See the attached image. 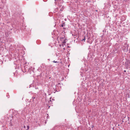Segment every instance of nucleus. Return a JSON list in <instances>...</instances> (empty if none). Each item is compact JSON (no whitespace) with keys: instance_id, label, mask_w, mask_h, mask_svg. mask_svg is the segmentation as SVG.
<instances>
[{"instance_id":"1","label":"nucleus","mask_w":130,"mask_h":130,"mask_svg":"<svg viewBox=\"0 0 130 130\" xmlns=\"http://www.w3.org/2000/svg\"><path fill=\"white\" fill-rule=\"evenodd\" d=\"M24 68L25 72H28L30 69V68L28 66H25Z\"/></svg>"},{"instance_id":"2","label":"nucleus","mask_w":130,"mask_h":130,"mask_svg":"<svg viewBox=\"0 0 130 130\" xmlns=\"http://www.w3.org/2000/svg\"><path fill=\"white\" fill-rule=\"evenodd\" d=\"M129 63L128 62V61H127V60L125 63V66L126 67V68L127 69L129 67V68L130 65H129Z\"/></svg>"},{"instance_id":"3","label":"nucleus","mask_w":130,"mask_h":130,"mask_svg":"<svg viewBox=\"0 0 130 130\" xmlns=\"http://www.w3.org/2000/svg\"><path fill=\"white\" fill-rule=\"evenodd\" d=\"M66 40L67 39H65L64 40H63L62 41V43L63 44H65L66 42Z\"/></svg>"},{"instance_id":"4","label":"nucleus","mask_w":130,"mask_h":130,"mask_svg":"<svg viewBox=\"0 0 130 130\" xmlns=\"http://www.w3.org/2000/svg\"><path fill=\"white\" fill-rule=\"evenodd\" d=\"M63 37H61L60 38V40L61 41H62L63 40Z\"/></svg>"},{"instance_id":"5","label":"nucleus","mask_w":130,"mask_h":130,"mask_svg":"<svg viewBox=\"0 0 130 130\" xmlns=\"http://www.w3.org/2000/svg\"><path fill=\"white\" fill-rule=\"evenodd\" d=\"M65 26V24L64 23L62 24L60 26H61L62 27H63L64 26Z\"/></svg>"},{"instance_id":"6","label":"nucleus","mask_w":130,"mask_h":130,"mask_svg":"<svg viewBox=\"0 0 130 130\" xmlns=\"http://www.w3.org/2000/svg\"><path fill=\"white\" fill-rule=\"evenodd\" d=\"M27 129L28 130L29 128V126L28 125H27Z\"/></svg>"},{"instance_id":"7","label":"nucleus","mask_w":130,"mask_h":130,"mask_svg":"<svg viewBox=\"0 0 130 130\" xmlns=\"http://www.w3.org/2000/svg\"><path fill=\"white\" fill-rule=\"evenodd\" d=\"M53 62L54 63H58V62L57 61H55V60H54Z\"/></svg>"},{"instance_id":"8","label":"nucleus","mask_w":130,"mask_h":130,"mask_svg":"<svg viewBox=\"0 0 130 130\" xmlns=\"http://www.w3.org/2000/svg\"><path fill=\"white\" fill-rule=\"evenodd\" d=\"M60 12H58L57 14V15L58 16L60 14Z\"/></svg>"},{"instance_id":"9","label":"nucleus","mask_w":130,"mask_h":130,"mask_svg":"<svg viewBox=\"0 0 130 130\" xmlns=\"http://www.w3.org/2000/svg\"><path fill=\"white\" fill-rule=\"evenodd\" d=\"M127 61H128V62L130 64V60H127ZM129 68H130V65L129 66Z\"/></svg>"},{"instance_id":"10","label":"nucleus","mask_w":130,"mask_h":130,"mask_svg":"<svg viewBox=\"0 0 130 130\" xmlns=\"http://www.w3.org/2000/svg\"><path fill=\"white\" fill-rule=\"evenodd\" d=\"M35 98V97H32V100L33 101V100Z\"/></svg>"},{"instance_id":"11","label":"nucleus","mask_w":130,"mask_h":130,"mask_svg":"<svg viewBox=\"0 0 130 130\" xmlns=\"http://www.w3.org/2000/svg\"><path fill=\"white\" fill-rule=\"evenodd\" d=\"M23 128H24L25 129H26V126H24V127Z\"/></svg>"},{"instance_id":"12","label":"nucleus","mask_w":130,"mask_h":130,"mask_svg":"<svg viewBox=\"0 0 130 130\" xmlns=\"http://www.w3.org/2000/svg\"><path fill=\"white\" fill-rule=\"evenodd\" d=\"M63 9H60V10L61 11H62Z\"/></svg>"},{"instance_id":"13","label":"nucleus","mask_w":130,"mask_h":130,"mask_svg":"<svg viewBox=\"0 0 130 130\" xmlns=\"http://www.w3.org/2000/svg\"><path fill=\"white\" fill-rule=\"evenodd\" d=\"M85 38H84V39H83L82 40H85Z\"/></svg>"},{"instance_id":"14","label":"nucleus","mask_w":130,"mask_h":130,"mask_svg":"<svg viewBox=\"0 0 130 130\" xmlns=\"http://www.w3.org/2000/svg\"><path fill=\"white\" fill-rule=\"evenodd\" d=\"M124 71V72H126V70H125Z\"/></svg>"},{"instance_id":"15","label":"nucleus","mask_w":130,"mask_h":130,"mask_svg":"<svg viewBox=\"0 0 130 130\" xmlns=\"http://www.w3.org/2000/svg\"><path fill=\"white\" fill-rule=\"evenodd\" d=\"M63 28L64 29H66V28L64 27H63Z\"/></svg>"},{"instance_id":"16","label":"nucleus","mask_w":130,"mask_h":130,"mask_svg":"<svg viewBox=\"0 0 130 130\" xmlns=\"http://www.w3.org/2000/svg\"><path fill=\"white\" fill-rule=\"evenodd\" d=\"M24 130H28V129H26Z\"/></svg>"},{"instance_id":"17","label":"nucleus","mask_w":130,"mask_h":130,"mask_svg":"<svg viewBox=\"0 0 130 130\" xmlns=\"http://www.w3.org/2000/svg\"><path fill=\"white\" fill-rule=\"evenodd\" d=\"M55 0V1L56 0Z\"/></svg>"}]
</instances>
